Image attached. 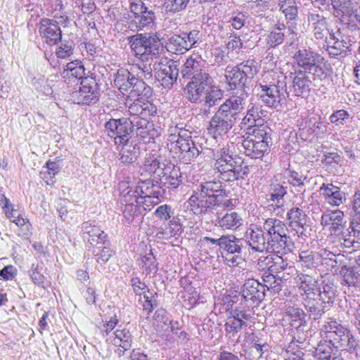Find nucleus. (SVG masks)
<instances>
[{"label":"nucleus","mask_w":360,"mask_h":360,"mask_svg":"<svg viewBox=\"0 0 360 360\" xmlns=\"http://www.w3.org/2000/svg\"><path fill=\"white\" fill-rule=\"evenodd\" d=\"M186 202L187 208L195 215L214 212L213 223L224 231H235L242 225L243 219L238 212L223 214V211L232 210L236 206L237 199L231 197L220 181L201 183Z\"/></svg>","instance_id":"f257e3e1"},{"label":"nucleus","mask_w":360,"mask_h":360,"mask_svg":"<svg viewBox=\"0 0 360 360\" xmlns=\"http://www.w3.org/2000/svg\"><path fill=\"white\" fill-rule=\"evenodd\" d=\"M297 66L292 80V88L297 96L307 94L311 86V81L307 75L313 76L314 80L322 81L331 73L330 65L319 53L310 49L297 51L293 56Z\"/></svg>","instance_id":"f03ea898"},{"label":"nucleus","mask_w":360,"mask_h":360,"mask_svg":"<svg viewBox=\"0 0 360 360\" xmlns=\"http://www.w3.org/2000/svg\"><path fill=\"white\" fill-rule=\"evenodd\" d=\"M247 99V94L231 96L219 105L210 120L208 131L214 138L226 135L240 119Z\"/></svg>","instance_id":"7ed1b4c3"},{"label":"nucleus","mask_w":360,"mask_h":360,"mask_svg":"<svg viewBox=\"0 0 360 360\" xmlns=\"http://www.w3.org/2000/svg\"><path fill=\"white\" fill-rule=\"evenodd\" d=\"M167 146L170 147L171 150H174L185 163L194 161L200 153L192 139L191 132L179 125L169 127Z\"/></svg>","instance_id":"20e7f679"},{"label":"nucleus","mask_w":360,"mask_h":360,"mask_svg":"<svg viewBox=\"0 0 360 360\" xmlns=\"http://www.w3.org/2000/svg\"><path fill=\"white\" fill-rule=\"evenodd\" d=\"M128 41L135 57L142 61L157 58L163 51L160 36L157 32L136 34L129 37Z\"/></svg>","instance_id":"39448f33"},{"label":"nucleus","mask_w":360,"mask_h":360,"mask_svg":"<svg viewBox=\"0 0 360 360\" xmlns=\"http://www.w3.org/2000/svg\"><path fill=\"white\" fill-rule=\"evenodd\" d=\"M207 65L205 60L199 56H191L184 63L181 70L183 77L191 76V80L186 85L185 91H191L192 94H197L202 90L203 86H207L212 82V77L205 70Z\"/></svg>","instance_id":"423d86ee"},{"label":"nucleus","mask_w":360,"mask_h":360,"mask_svg":"<svg viewBox=\"0 0 360 360\" xmlns=\"http://www.w3.org/2000/svg\"><path fill=\"white\" fill-rule=\"evenodd\" d=\"M326 340L335 349L345 350L350 353L354 352L357 346L352 332L335 319L329 318L323 326Z\"/></svg>","instance_id":"0eeeda50"},{"label":"nucleus","mask_w":360,"mask_h":360,"mask_svg":"<svg viewBox=\"0 0 360 360\" xmlns=\"http://www.w3.org/2000/svg\"><path fill=\"white\" fill-rule=\"evenodd\" d=\"M263 229L274 248H276L277 254L285 255L290 250L288 229L283 221L276 218H268L264 222Z\"/></svg>","instance_id":"6e6552de"},{"label":"nucleus","mask_w":360,"mask_h":360,"mask_svg":"<svg viewBox=\"0 0 360 360\" xmlns=\"http://www.w3.org/2000/svg\"><path fill=\"white\" fill-rule=\"evenodd\" d=\"M243 161L242 159L234 155L233 157L216 160L214 164V169L220 174V177L225 181H234L239 178H243L245 174V167H243Z\"/></svg>","instance_id":"1a4fd4ad"},{"label":"nucleus","mask_w":360,"mask_h":360,"mask_svg":"<svg viewBox=\"0 0 360 360\" xmlns=\"http://www.w3.org/2000/svg\"><path fill=\"white\" fill-rule=\"evenodd\" d=\"M203 86V89L197 94H192L190 91H185V97L192 103L199 104L204 101L202 105L205 107L212 108L218 104L223 97V91L214 84L213 78L210 84Z\"/></svg>","instance_id":"9d476101"},{"label":"nucleus","mask_w":360,"mask_h":360,"mask_svg":"<svg viewBox=\"0 0 360 360\" xmlns=\"http://www.w3.org/2000/svg\"><path fill=\"white\" fill-rule=\"evenodd\" d=\"M72 97L74 102L80 105L94 104L98 101V86L96 80L92 76H86L80 82L78 91H73Z\"/></svg>","instance_id":"9b49d317"},{"label":"nucleus","mask_w":360,"mask_h":360,"mask_svg":"<svg viewBox=\"0 0 360 360\" xmlns=\"http://www.w3.org/2000/svg\"><path fill=\"white\" fill-rule=\"evenodd\" d=\"M136 75L139 78H136L127 94L128 96L136 101L148 100L153 95V89L143 82V79H149L152 77V70L146 65H143V68L139 67Z\"/></svg>","instance_id":"f8f14e48"},{"label":"nucleus","mask_w":360,"mask_h":360,"mask_svg":"<svg viewBox=\"0 0 360 360\" xmlns=\"http://www.w3.org/2000/svg\"><path fill=\"white\" fill-rule=\"evenodd\" d=\"M105 129L117 146L127 143L131 138V123L126 117L110 119L105 124Z\"/></svg>","instance_id":"ddd939ff"},{"label":"nucleus","mask_w":360,"mask_h":360,"mask_svg":"<svg viewBox=\"0 0 360 360\" xmlns=\"http://www.w3.org/2000/svg\"><path fill=\"white\" fill-rule=\"evenodd\" d=\"M258 95L264 103L269 107H276L280 103L281 97L288 94L286 82L278 80L275 84H259Z\"/></svg>","instance_id":"4468645a"},{"label":"nucleus","mask_w":360,"mask_h":360,"mask_svg":"<svg viewBox=\"0 0 360 360\" xmlns=\"http://www.w3.org/2000/svg\"><path fill=\"white\" fill-rule=\"evenodd\" d=\"M284 184L274 181L269 185L267 194L268 210L276 214H282L285 211L284 196L287 194V187Z\"/></svg>","instance_id":"2eb2a0df"},{"label":"nucleus","mask_w":360,"mask_h":360,"mask_svg":"<svg viewBox=\"0 0 360 360\" xmlns=\"http://www.w3.org/2000/svg\"><path fill=\"white\" fill-rule=\"evenodd\" d=\"M246 237L251 248L258 252H266L276 253V248H274L269 238L264 236V230L262 228L255 226L247 230Z\"/></svg>","instance_id":"dca6fc26"},{"label":"nucleus","mask_w":360,"mask_h":360,"mask_svg":"<svg viewBox=\"0 0 360 360\" xmlns=\"http://www.w3.org/2000/svg\"><path fill=\"white\" fill-rule=\"evenodd\" d=\"M332 5L338 15L349 22H360V6L352 0H331Z\"/></svg>","instance_id":"f3484780"},{"label":"nucleus","mask_w":360,"mask_h":360,"mask_svg":"<svg viewBox=\"0 0 360 360\" xmlns=\"http://www.w3.org/2000/svg\"><path fill=\"white\" fill-rule=\"evenodd\" d=\"M322 124L321 117L302 116L296 120V126L298 128L297 134L302 140L307 141L313 135L317 136Z\"/></svg>","instance_id":"a211bd4d"},{"label":"nucleus","mask_w":360,"mask_h":360,"mask_svg":"<svg viewBox=\"0 0 360 360\" xmlns=\"http://www.w3.org/2000/svg\"><path fill=\"white\" fill-rule=\"evenodd\" d=\"M39 32L40 36L49 45L56 44L61 40L62 32L58 22L55 19H41L39 22Z\"/></svg>","instance_id":"6ab92c4d"},{"label":"nucleus","mask_w":360,"mask_h":360,"mask_svg":"<svg viewBox=\"0 0 360 360\" xmlns=\"http://www.w3.org/2000/svg\"><path fill=\"white\" fill-rule=\"evenodd\" d=\"M82 236L83 239L92 246L104 245L107 234L99 226L95 224V221H86L82 224Z\"/></svg>","instance_id":"aec40b11"},{"label":"nucleus","mask_w":360,"mask_h":360,"mask_svg":"<svg viewBox=\"0 0 360 360\" xmlns=\"http://www.w3.org/2000/svg\"><path fill=\"white\" fill-rule=\"evenodd\" d=\"M166 63H160V68L158 71V77L164 88L170 89L176 82L179 76V68L176 62L170 60Z\"/></svg>","instance_id":"412c9836"},{"label":"nucleus","mask_w":360,"mask_h":360,"mask_svg":"<svg viewBox=\"0 0 360 360\" xmlns=\"http://www.w3.org/2000/svg\"><path fill=\"white\" fill-rule=\"evenodd\" d=\"M241 295L245 302L259 304L265 296L264 286L255 279H248L242 287Z\"/></svg>","instance_id":"4be33fe9"},{"label":"nucleus","mask_w":360,"mask_h":360,"mask_svg":"<svg viewBox=\"0 0 360 360\" xmlns=\"http://www.w3.org/2000/svg\"><path fill=\"white\" fill-rule=\"evenodd\" d=\"M106 341L116 347H121L122 349H117L116 353L119 356H122L125 351L131 348L132 337L128 329H117L109 334V337L106 338Z\"/></svg>","instance_id":"5701e85b"},{"label":"nucleus","mask_w":360,"mask_h":360,"mask_svg":"<svg viewBox=\"0 0 360 360\" xmlns=\"http://www.w3.org/2000/svg\"><path fill=\"white\" fill-rule=\"evenodd\" d=\"M346 223L344 212L340 210L326 212L322 214L321 219V224L328 227L335 234L342 231Z\"/></svg>","instance_id":"b1692460"},{"label":"nucleus","mask_w":360,"mask_h":360,"mask_svg":"<svg viewBox=\"0 0 360 360\" xmlns=\"http://www.w3.org/2000/svg\"><path fill=\"white\" fill-rule=\"evenodd\" d=\"M319 192L325 202L331 206L338 207L346 200L345 193L333 184H322Z\"/></svg>","instance_id":"393cba45"},{"label":"nucleus","mask_w":360,"mask_h":360,"mask_svg":"<svg viewBox=\"0 0 360 360\" xmlns=\"http://www.w3.org/2000/svg\"><path fill=\"white\" fill-rule=\"evenodd\" d=\"M251 318L250 314L245 310L238 309H233L231 316L228 317L224 325L225 330L233 335L240 331L244 326H246V321Z\"/></svg>","instance_id":"a878e982"},{"label":"nucleus","mask_w":360,"mask_h":360,"mask_svg":"<svg viewBox=\"0 0 360 360\" xmlns=\"http://www.w3.org/2000/svg\"><path fill=\"white\" fill-rule=\"evenodd\" d=\"M295 283L301 295L305 297L316 295L319 285L316 278L300 272L295 277Z\"/></svg>","instance_id":"bb28decb"},{"label":"nucleus","mask_w":360,"mask_h":360,"mask_svg":"<svg viewBox=\"0 0 360 360\" xmlns=\"http://www.w3.org/2000/svg\"><path fill=\"white\" fill-rule=\"evenodd\" d=\"M352 41L347 37L339 39L333 34L328 41L327 51L332 58H343L350 51Z\"/></svg>","instance_id":"cd10ccee"},{"label":"nucleus","mask_w":360,"mask_h":360,"mask_svg":"<svg viewBox=\"0 0 360 360\" xmlns=\"http://www.w3.org/2000/svg\"><path fill=\"white\" fill-rule=\"evenodd\" d=\"M303 303L309 317L314 321L320 319L325 314L326 309L330 307L323 301H319V298L316 295L304 297Z\"/></svg>","instance_id":"c85d7f7f"},{"label":"nucleus","mask_w":360,"mask_h":360,"mask_svg":"<svg viewBox=\"0 0 360 360\" xmlns=\"http://www.w3.org/2000/svg\"><path fill=\"white\" fill-rule=\"evenodd\" d=\"M159 179L165 181L164 184L174 188H177L182 182V175L179 167L172 164L164 165L163 171Z\"/></svg>","instance_id":"c756f323"},{"label":"nucleus","mask_w":360,"mask_h":360,"mask_svg":"<svg viewBox=\"0 0 360 360\" xmlns=\"http://www.w3.org/2000/svg\"><path fill=\"white\" fill-rule=\"evenodd\" d=\"M286 32L291 35L290 41H288L290 46L294 44V41L297 39L296 34L294 32H291L289 28L286 29L284 25H281L277 27L272 30L271 32L268 34L266 38V43L269 47L274 48L281 44L283 40Z\"/></svg>","instance_id":"7c9ffc66"},{"label":"nucleus","mask_w":360,"mask_h":360,"mask_svg":"<svg viewBox=\"0 0 360 360\" xmlns=\"http://www.w3.org/2000/svg\"><path fill=\"white\" fill-rule=\"evenodd\" d=\"M136 78L128 70L120 68L115 74L114 84L122 94H127L129 92Z\"/></svg>","instance_id":"2f4dec72"},{"label":"nucleus","mask_w":360,"mask_h":360,"mask_svg":"<svg viewBox=\"0 0 360 360\" xmlns=\"http://www.w3.org/2000/svg\"><path fill=\"white\" fill-rule=\"evenodd\" d=\"M288 225L297 233L302 234L304 226L307 222V214L297 207H292L287 214Z\"/></svg>","instance_id":"473e14b6"},{"label":"nucleus","mask_w":360,"mask_h":360,"mask_svg":"<svg viewBox=\"0 0 360 360\" xmlns=\"http://www.w3.org/2000/svg\"><path fill=\"white\" fill-rule=\"evenodd\" d=\"M337 288L333 282L323 281L318 285L316 296L319 301H323L329 307H331L335 300Z\"/></svg>","instance_id":"72a5a7b5"},{"label":"nucleus","mask_w":360,"mask_h":360,"mask_svg":"<svg viewBox=\"0 0 360 360\" xmlns=\"http://www.w3.org/2000/svg\"><path fill=\"white\" fill-rule=\"evenodd\" d=\"M270 129L264 124H259L255 127L246 129V137L243 141L259 142L267 141L269 143L271 138L269 137Z\"/></svg>","instance_id":"f704fd0d"},{"label":"nucleus","mask_w":360,"mask_h":360,"mask_svg":"<svg viewBox=\"0 0 360 360\" xmlns=\"http://www.w3.org/2000/svg\"><path fill=\"white\" fill-rule=\"evenodd\" d=\"M226 79L231 89H238L241 91L239 95L245 92L247 94V98L248 97V94L245 91V87L250 82L244 75L240 73V72L238 71V68L236 67H234L231 70L227 72L226 75Z\"/></svg>","instance_id":"c9c22d12"},{"label":"nucleus","mask_w":360,"mask_h":360,"mask_svg":"<svg viewBox=\"0 0 360 360\" xmlns=\"http://www.w3.org/2000/svg\"><path fill=\"white\" fill-rule=\"evenodd\" d=\"M84 68L80 60L71 61L66 64L63 71L60 72L61 77L66 79H81L86 77L84 76Z\"/></svg>","instance_id":"e433bc0d"},{"label":"nucleus","mask_w":360,"mask_h":360,"mask_svg":"<svg viewBox=\"0 0 360 360\" xmlns=\"http://www.w3.org/2000/svg\"><path fill=\"white\" fill-rule=\"evenodd\" d=\"M155 13L152 10L147 8L146 11H143V13L136 18H133L131 25L134 27L137 31L148 30L155 25Z\"/></svg>","instance_id":"4c0bfd02"},{"label":"nucleus","mask_w":360,"mask_h":360,"mask_svg":"<svg viewBox=\"0 0 360 360\" xmlns=\"http://www.w3.org/2000/svg\"><path fill=\"white\" fill-rule=\"evenodd\" d=\"M300 340H292L285 349L287 357L285 360H307L309 356Z\"/></svg>","instance_id":"58836bf2"},{"label":"nucleus","mask_w":360,"mask_h":360,"mask_svg":"<svg viewBox=\"0 0 360 360\" xmlns=\"http://www.w3.org/2000/svg\"><path fill=\"white\" fill-rule=\"evenodd\" d=\"M340 275L342 277V284L348 287H356L360 282V265L352 267L344 266L340 271Z\"/></svg>","instance_id":"ea45409f"},{"label":"nucleus","mask_w":360,"mask_h":360,"mask_svg":"<svg viewBox=\"0 0 360 360\" xmlns=\"http://www.w3.org/2000/svg\"><path fill=\"white\" fill-rule=\"evenodd\" d=\"M243 146L245 154L251 158H261L269 151V143L267 141L248 142L243 141Z\"/></svg>","instance_id":"a19ab883"},{"label":"nucleus","mask_w":360,"mask_h":360,"mask_svg":"<svg viewBox=\"0 0 360 360\" xmlns=\"http://www.w3.org/2000/svg\"><path fill=\"white\" fill-rule=\"evenodd\" d=\"M242 247L241 239L237 238L234 235L227 234L222 236L220 248L225 251L227 255L240 253Z\"/></svg>","instance_id":"79ce46f5"},{"label":"nucleus","mask_w":360,"mask_h":360,"mask_svg":"<svg viewBox=\"0 0 360 360\" xmlns=\"http://www.w3.org/2000/svg\"><path fill=\"white\" fill-rule=\"evenodd\" d=\"M309 25L313 28L316 39H323L328 32L326 19L318 14H310L308 16Z\"/></svg>","instance_id":"37998d69"},{"label":"nucleus","mask_w":360,"mask_h":360,"mask_svg":"<svg viewBox=\"0 0 360 360\" xmlns=\"http://www.w3.org/2000/svg\"><path fill=\"white\" fill-rule=\"evenodd\" d=\"M261 114L260 108L252 105L251 108L248 109L245 116L243 118L240 122L241 128L246 127V129H248L263 124Z\"/></svg>","instance_id":"c03bdc74"},{"label":"nucleus","mask_w":360,"mask_h":360,"mask_svg":"<svg viewBox=\"0 0 360 360\" xmlns=\"http://www.w3.org/2000/svg\"><path fill=\"white\" fill-rule=\"evenodd\" d=\"M167 48L169 51L175 54H183L189 50L183 33L172 35L168 39Z\"/></svg>","instance_id":"a18cd8bd"},{"label":"nucleus","mask_w":360,"mask_h":360,"mask_svg":"<svg viewBox=\"0 0 360 360\" xmlns=\"http://www.w3.org/2000/svg\"><path fill=\"white\" fill-rule=\"evenodd\" d=\"M285 313L286 316L291 319V326L295 327L297 330H300L301 328L305 327L306 322L304 319L306 314L302 309L293 306H288L285 308Z\"/></svg>","instance_id":"49530a36"},{"label":"nucleus","mask_w":360,"mask_h":360,"mask_svg":"<svg viewBox=\"0 0 360 360\" xmlns=\"http://www.w3.org/2000/svg\"><path fill=\"white\" fill-rule=\"evenodd\" d=\"M346 312L349 317H353V321L356 329H360V302L353 296H348L345 300Z\"/></svg>","instance_id":"de8ad7c7"},{"label":"nucleus","mask_w":360,"mask_h":360,"mask_svg":"<svg viewBox=\"0 0 360 360\" xmlns=\"http://www.w3.org/2000/svg\"><path fill=\"white\" fill-rule=\"evenodd\" d=\"M346 312L349 317H353V321L356 329H360V302L353 296H348L345 300Z\"/></svg>","instance_id":"09e8293b"},{"label":"nucleus","mask_w":360,"mask_h":360,"mask_svg":"<svg viewBox=\"0 0 360 360\" xmlns=\"http://www.w3.org/2000/svg\"><path fill=\"white\" fill-rule=\"evenodd\" d=\"M139 155V147L135 145H127L123 147L119 153V161L120 164L129 165L135 162Z\"/></svg>","instance_id":"8fccbe9b"},{"label":"nucleus","mask_w":360,"mask_h":360,"mask_svg":"<svg viewBox=\"0 0 360 360\" xmlns=\"http://www.w3.org/2000/svg\"><path fill=\"white\" fill-rule=\"evenodd\" d=\"M298 262L305 269H312L319 266V260L316 252L309 250L300 252Z\"/></svg>","instance_id":"3c124183"},{"label":"nucleus","mask_w":360,"mask_h":360,"mask_svg":"<svg viewBox=\"0 0 360 360\" xmlns=\"http://www.w3.org/2000/svg\"><path fill=\"white\" fill-rule=\"evenodd\" d=\"M135 193L139 194L141 200L145 196L161 195L159 186L155 185L150 180L139 181L135 188Z\"/></svg>","instance_id":"603ef678"},{"label":"nucleus","mask_w":360,"mask_h":360,"mask_svg":"<svg viewBox=\"0 0 360 360\" xmlns=\"http://www.w3.org/2000/svg\"><path fill=\"white\" fill-rule=\"evenodd\" d=\"M238 71L244 75L247 80L250 82L258 72L257 63L254 60H247L236 66Z\"/></svg>","instance_id":"864d4df0"},{"label":"nucleus","mask_w":360,"mask_h":360,"mask_svg":"<svg viewBox=\"0 0 360 360\" xmlns=\"http://www.w3.org/2000/svg\"><path fill=\"white\" fill-rule=\"evenodd\" d=\"M141 204L131 203L124 205L123 216L128 224L141 220Z\"/></svg>","instance_id":"5fc2aeb1"},{"label":"nucleus","mask_w":360,"mask_h":360,"mask_svg":"<svg viewBox=\"0 0 360 360\" xmlns=\"http://www.w3.org/2000/svg\"><path fill=\"white\" fill-rule=\"evenodd\" d=\"M181 231L180 224L175 221H170L165 228H160L156 233L159 239L169 240L172 237L178 236Z\"/></svg>","instance_id":"6e6d98bb"},{"label":"nucleus","mask_w":360,"mask_h":360,"mask_svg":"<svg viewBox=\"0 0 360 360\" xmlns=\"http://www.w3.org/2000/svg\"><path fill=\"white\" fill-rule=\"evenodd\" d=\"M160 165L161 163L158 158L155 155H150L149 157L146 158L142 169L150 175H156L159 179L161 176V172L163 171V168Z\"/></svg>","instance_id":"4d7b16f0"},{"label":"nucleus","mask_w":360,"mask_h":360,"mask_svg":"<svg viewBox=\"0 0 360 360\" xmlns=\"http://www.w3.org/2000/svg\"><path fill=\"white\" fill-rule=\"evenodd\" d=\"M139 265L143 269L146 275L155 274L158 271V265L151 250L141 257Z\"/></svg>","instance_id":"13d9d810"},{"label":"nucleus","mask_w":360,"mask_h":360,"mask_svg":"<svg viewBox=\"0 0 360 360\" xmlns=\"http://www.w3.org/2000/svg\"><path fill=\"white\" fill-rule=\"evenodd\" d=\"M59 171L60 167L58 163L48 161L46 163V166L42 168L41 176L47 184H52L53 183V178Z\"/></svg>","instance_id":"bf43d9fd"},{"label":"nucleus","mask_w":360,"mask_h":360,"mask_svg":"<svg viewBox=\"0 0 360 360\" xmlns=\"http://www.w3.org/2000/svg\"><path fill=\"white\" fill-rule=\"evenodd\" d=\"M342 233L340 238L341 245L346 248H358V244L360 243V236L357 233H354L352 231L346 230L345 231H340Z\"/></svg>","instance_id":"052dcab7"},{"label":"nucleus","mask_w":360,"mask_h":360,"mask_svg":"<svg viewBox=\"0 0 360 360\" xmlns=\"http://www.w3.org/2000/svg\"><path fill=\"white\" fill-rule=\"evenodd\" d=\"M264 289L266 288L268 291L271 293L276 294L279 292L282 289V280L276 278V276L271 274L264 275L262 276Z\"/></svg>","instance_id":"680f3d73"},{"label":"nucleus","mask_w":360,"mask_h":360,"mask_svg":"<svg viewBox=\"0 0 360 360\" xmlns=\"http://www.w3.org/2000/svg\"><path fill=\"white\" fill-rule=\"evenodd\" d=\"M155 329L161 335H169L172 333H177L179 330V323L171 320L170 318L167 321L160 323L154 326Z\"/></svg>","instance_id":"e2e57ef3"},{"label":"nucleus","mask_w":360,"mask_h":360,"mask_svg":"<svg viewBox=\"0 0 360 360\" xmlns=\"http://www.w3.org/2000/svg\"><path fill=\"white\" fill-rule=\"evenodd\" d=\"M153 107L150 103H144L143 106L139 103H134L129 108V112L131 117L146 116L153 115L155 112Z\"/></svg>","instance_id":"0e129e2a"},{"label":"nucleus","mask_w":360,"mask_h":360,"mask_svg":"<svg viewBox=\"0 0 360 360\" xmlns=\"http://www.w3.org/2000/svg\"><path fill=\"white\" fill-rule=\"evenodd\" d=\"M333 346L326 340L324 342H320L314 352V356L316 360H326L333 352Z\"/></svg>","instance_id":"69168bd1"},{"label":"nucleus","mask_w":360,"mask_h":360,"mask_svg":"<svg viewBox=\"0 0 360 360\" xmlns=\"http://www.w3.org/2000/svg\"><path fill=\"white\" fill-rule=\"evenodd\" d=\"M319 260V265L326 264L333 268L337 266L338 261L335 259L336 255L326 248L320 249L316 252Z\"/></svg>","instance_id":"338daca9"},{"label":"nucleus","mask_w":360,"mask_h":360,"mask_svg":"<svg viewBox=\"0 0 360 360\" xmlns=\"http://www.w3.org/2000/svg\"><path fill=\"white\" fill-rule=\"evenodd\" d=\"M280 10L289 20H293L297 15V8L294 0H279Z\"/></svg>","instance_id":"774afa93"}]
</instances>
